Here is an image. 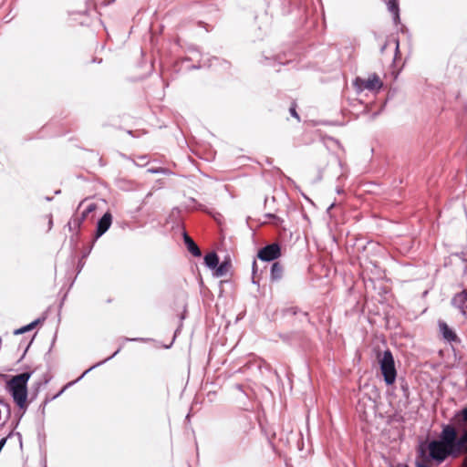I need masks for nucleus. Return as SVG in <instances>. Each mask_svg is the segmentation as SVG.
<instances>
[{"label":"nucleus","mask_w":467,"mask_h":467,"mask_svg":"<svg viewBox=\"0 0 467 467\" xmlns=\"http://www.w3.org/2000/svg\"><path fill=\"white\" fill-rule=\"evenodd\" d=\"M467 449V406L455 411L451 423H443L438 439L420 441V454L427 460L443 462L458 458Z\"/></svg>","instance_id":"nucleus-1"},{"label":"nucleus","mask_w":467,"mask_h":467,"mask_svg":"<svg viewBox=\"0 0 467 467\" xmlns=\"http://www.w3.org/2000/svg\"><path fill=\"white\" fill-rule=\"evenodd\" d=\"M32 374L33 371H25L16 374L5 383V389L13 398L14 402L24 411L27 408V383Z\"/></svg>","instance_id":"nucleus-2"},{"label":"nucleus","mask_w":467,"mask_h":467,"mask_svg":"<svg viewBox=\"0 0 467 467\" xmlns=\"http://www.w3.org/2000/svg\"><path fill=\"white\" fill-rule=\"evenodd\" d=\"M120 340H121V343H120L119 347L118 348V349L111 356H109V358H105V359H103V360L94 364L89 368L85 370L82 373V375L76 380V382L80 380L81 379H83L92 369H94V368L103 365L104 363L108 362L109 360L113 358L115 356H117L120 352V350H121V348H122V347H123L125 342H129V341H144L145 339L142 338V337H133V338H130V337H121ZM74 383H75V381H70V382L67 383L57 394H55V395H53L51 397L47 396L45 398L44 401H43L44 402V406H47L50 401L57 399L69 386L73 385Z\"/></svg>","instance_id":"nucleus-3"},{"label":"nucleus","mask_w":467,"mask_h":467,"mask_svg":"<svg viewBox=\"0 0 467 467\" xmlns=\"http://www.w3.org/2000/svg\"><path fill=\"white\" fill-rule=\"evenodd\" d=\"M379 363L385 383L392 385L397 378V370L393 355L389 349H386L382 356L379 355Z\"/></svg>","instance_id":"nucleus-4"},{"label":"nucleus","mask_w":467,"mask_h":467,"mask_svg":"<svg viewBox=\"0 0 467 467\" xmlns=\"http://www.w3.org/2000/svg\"><path fill=\"white\" fill-rule=\"evenodd\" d=\"M353 85L357 91L359 93L364 89H368L369 91H378L382 88L383 83L379 77L374 73L369 76L368 79L357 77L353 82Z\"/></svg>","instance_id":"nucleus-5"},{"label":"nucleus","mask_w":467,"mask_h":467,"mask_svg":"<svg viewBox=\"0 0 467 467\" xmlns=\"http://www.w3.org/2000/svg\"><path fill=\"white\" fill-rule=\"evenodd\" d=\"M281 245L278 242L268 244L257 252V258L263 262H272L281 256Z\"/></svg>","instance_id":"nucleus-6"},{"label":"nucleus","mask_w":467,"mask_h":467,"mask_svg":"<svg viewBox=\"0 0 467 467\" xmlns=\"http://www.w3.org/2000/svg\"><path fill=\"white\" fill-rule=\"evenodd\" d=\"M97 209L96 203H89L82 213L78 215L75 214L72 216V218L68 221L67 226L68 227L69 231H73V229L77 228L79 229L84 221L87 219L88 214L92 212H94Z\"/></svg>","instance_id":"nucleus-7"},{"label":"nucleus","mask_w":467,"mask_h":467,"mask_svg":"<svg viewBox=\"0 0 467 467\" xmlns=\"http://www.w3.org/2000/svg\"><path fill=\"white\" fill-rule=\"evenodd\" d=\"M112 214L110 212H106L102 217L99 219L96 225L95 234L93 238V243H95L99 238H100L111 226L112 223Z\"/></svg>","instance_id":"nucleus-8"},{"label":"nucleus","mask_w":467,"mask_h":467,"mask_svg":"<svg viewBox=\"0 0 467 467\" xmlns=\"http://www.w3.org/2000/svg\"><path fill=\"white\" fill-rule=\"evenodd\" d=\"M451 305L465 316L467 313V291L463 290L456 294L451 299Z\"/></svg>","instance_id":"nucleus-9"},{"label":"nucleus","mask_w":467,"mask_h":467,"mask_svg":"<svg viewBox=\"0 0 467 467\" xmlns=\"http://www.w3.org/2000/svg\"><path fill=\"white\" fill-rule=\"evenodd\" d=\"M182 238L184 244L187 250L195 257H200L202 255L201 249L197 245V244L192 239V237L187 234L186 231L182 233Z\"/></svg>","instance_id":"nucleus-10"},{"label":"nucleus","mask_w":467,"mask_h":467,"mask_svg":"<svg viewBox=\"0 0 467 467\" xmlns=\"http://www.w3.org/2000/svg\"><path fill=\"white\" fill-rule=\"evenodd\" d=\"M439 327L443 338L446 341L450 343L459 341L456 333L444 321H439Z\"/></svg>","instance_id":"nucleus-11"},{"label":"nucleus","mask_w":467,"mask_h":467,"mask_svg":"<svg viewBox=\"0 0 467 467\" xmlns=\"http://www.w3.org/2000/svg\"><path fill=\"white\" fill-rule=\"evenodd\" d=\"M284 266L280 262H274L270 269V279L272 282L280 281L283 277Z\"/></svg>","instance_id":"nucleus-12"},{"label":"nucleus","mask_w":467,"mask_h":467,"mask_svg":"<svg viewBox=\"0 0 467 467\" xmlns=\"http://www.w3.org/2000/svg\"><path fill=\"white\" fill-rule=\"evenodd\" d=\"M283 317H294L297 314H301V316L310 323L309 314L307 312H303L301 309L297 306H287L281 310Z\"/></svg>","instance_id":"nucleus-13"},{"label":"nucleus","mask_w":467,"mask_h":467,"mask_svg":"<svg viewBox=\"0 0 467 467\" xmlns=\"http://www.w3.org/2000/svg\"><path fill=\"white\" fill-rule=\"evenodd\" d=\"M388 6V10L392 14L393 22L398 25L400 23V6L398 0H388L386 3Z\"/></svg>","instance_id":"nucleus-14"},{"label":"nucleus","mask_w":467,"mask_h":467,"mask_svg":"<svg viewBox=\"0 0 467 467\" xmlns=\"http://www.w3.org/2000/svg\"><path fill=\"white\" fill-rule=\"evenodd\" d=\"M236 423L238 426L243 428V432L247 434L252 429H254V423L249 416H243L237 419Z\"/></svg>","instance_id":"nucleus-15"},{"label":"nucleus","mask_w":467,"mask_h":467,"mask_svg":"<svg viewBox=\"0 0 467 467\" xmlns=\"http://www.w3.org/2000/svg\"><path fill=\"white\" fill-rule=\"evenodd\" d=\"M231 264L228 260H223V262H219L216 267L213 269V276L215 277H222L226 275L228 272V269L230 267Z\"/></svg>","instance_id":"nucleus-16"},{"label":"nucleus","mask_w":467,"mask_h":467,"mask_svg":"<svg viewBox=\"0 0 467 467\" xmlns=\"http://www.w3.org/2000/svg\"><path fill=\"white\" fill-rule=\"evenodd\" d=\"M218 264H219V256L216 254V252L212 251V252L208 253L207 254H205L204 265H206V267L213 270L214 267L217 266Z\"/></svg>","instance_id":"nucleus-17"},{"label":"nucleus","mask_w":467,"mask_h":467,"mask_svg":"<svg viewBox=\"0 0 467 467\" xmlns=\"http://www.w3.org/2000/svg\"><path fill=\"white\" fill-rule=\"evenodd\" d=\"M44 320H45V317L36 318L34 321H32L31 323H29L28 325H26L18 329H16L14 334L20 335V334L28 332V331L34 329L38 324L44 322Z\"/></svg>","instance_id":"nucleus-18"},{"label":"nucleus","mask_w":467,"mask_h":467,"mask_svg":"<svg viewBox=\"0 0 467 467\" xmlns=\"http://www.w3.org/2000/svg\"><path fill=\"white\" fill-rule=\"evenodd\" d=\"M91 12H96L95 2L93 0H87L86 7L84 10H79L78 12H71L70 15L79 14V15L88 16Z\"/></svg>","instance_id":"nucleus-19"},{"label":"nucleus","mask_w":467,"mask_h":467,"mask_svg":"<svg viewBox=\"0 0 467 467\" xmlns=\"http://www.w3.org/2000/svg\"><path fill=\"white\" fill-rule=\"evenodd\" d=\"M265 217L269 219V223L274 226L278 228H284V220L281 217L277 216L276 214L268 213L265 214Z\"/></svg>","instance_id":"nucleus-20"},{"label":"nucleus","mask_w":467,"mask_h":467,"mask_svg":"<svg viewBox=\"0 0 467 467\" xmlns=\"http://www.w3.org/2000/svg\"><path fill=\"white\" fill-rule=\"evenodd\" d=\"M278 337L284 342L287 344H292L294 337H296V333L294 331L288 333H279Z\"/></svg>","instance_id":"nucleus-21"},{"label":"nucleus","mask_w":467,"mask_h":467,"mask_svg":"<svg viewBox=\"0 0 467 467\" xmlns=\"http://www.w3.org/2000/svg\"><path fill=\"white\" fill-rule=\"evenodd\" d=\"M215 62H218L220 63V65L222 66V67L226 70V69H229L230 68V63L226 60H221L219 57H213L212 59H210V64L208 65L209 67L214 65Z\"/></svg>","instance_id":"nucleus-22"},{"label":"nucleus","mask_w":467,"mask_h":467,"mask_svg":"<svg viewBox=\"0 0 467 467\" xmlns=\"http://www.w3.org/2000/svg\"><path fill=\"white\" fill-rule=\"evenodd\" d=\"M188 50H189V52H190L191 54H192V57H186V58H185V60H186V61L193 60V59H194V58H196L197 57H200V56H201V54H200V52H199L198 48H197V47H189V49H188Z\"/></svg>","instance_id":"nucleus-23"},{"label":"nucleus","mask_w":467,"mask_h":467,"mask_svg":"<svg viewBox=\"0 0 467 467\" xmlns=\"http://www.w3.org/2000/svg\"><path fill=\"white\" fill-rule=\"evenodd\" d=\"M418 454H419V457L421 459V461H419V460L416 461V467H431L430 464L425 462V461H428V460L424 459L420 454V445L418 446ZM432 461L435 462L434 460H432Z\"/></svg>","instance_id":"nucleus-24"},{"label":"nucleus","mask_w":467,"mask_h":467,"mask_svg":"<svg viewBox=\"0 0 467 467\" xmlns=\"http://www.w3.org/2000/svg\"><path fill=\"white\" fill-rule=\"evenodd\" d=\"M150 173H162L167 174L169 171L166 168L158 167V168H150L147 171Z\"/></svg>","instance_id":"nucleus-25"},{"label":"nucleus","mask_w":467,"mask_h":467,"mask_svg":"<svg viewBox=\"0 0 467 467\" xmlns=\"http://www.w3.org/2000/svg\"><path fill=\"white\" fill-rule=\"evenodd\" d=\"M0 404L5 407V413H6V419H8L10 417V415H11L10 405L7 402H5V401H4L2 400H0Z\"/></svg>","instance_id":"nucleus-26"},{"label":"nucleus","mask_w":467,"mask_h":467,"mask_svg":"<svg viewBox=\"0 0 467 467\" xmlns=\"http://www.w3.org/2000/svg\"><path fill=\"white\" fill-rule=\"evenodd\" d=\"M252 272H253V278H252V281H253V283H254V284H255V285H256V284H257V282H256V281H255V279H254V275H255V274H256V272H257V265H256V261H255V260H254V262H253V265H252Z\"/></svg>","instance_id":"nucleus-27"},{"label":"nucleus","mask_w":467,"mask_h":467,"mask_svg":"<svg viewBox=\"0 0 467 467\" xmlns=\"http://www.w3.org/2000/svg\"><path fill=\"white\" fill-rule=\"evenodd\" d=\"M95 243H91L90 246H88L83 253H82V259H85L86 257H88L92 250V247L94 245Z\"/></svg>","instance_id":"nucleus-28"},{"label":"nucleus","mask_w":467,"mask_h":467,"mask_svg":"<svg viewBox=\"0 0 467 467\" xmlns=\"http://www.w3.org/2000/svg\"><path fill=\"white\" fill-rule=\"evenodd\" d=\"M289 111H290V114H291L293 117H295V118H296L297 119H299V116H298V114H297V112H296V108H295V107H291V108L289 109Z\"/></svg>","instance_id":"nucleus-29"},{"label":"nucleus","mask_w":467,"mask_h":467,"mask_svg":"<svg viewBox=\"0 0 467 467\" xmlns=\"http://www.w3.org/2000/svg\"><path fill=\"white\" fill-rule=\"evenodd\" d=\"M48 381H49V379H46V380L43 382V384H47V383H48ZM41 385H42V382H37V383H36V394H35V396H36V394H37V392H38V389H39V388L41 387Z\"/></svg>","instance_id":"nucleus-30"},{"label":"nucleus","mask_w":467,"mask_h":467,"mask_svg":"<svg viewBox=\"0 0 467 467\" xmlns=\"http://www.w3.org/2000/svg\"><path fill=\"white\" fill-rule=\"evenodd\" d=\"M204 66H205V64H200V63H199V64H196V65H192V66H191L189 68H190V69H199V68H201V67H204Z\"/></svg>","instance_id":"nucleus-31"},{"label":"nucleus","mask_w":467,"mask_h":467,"mask_svg":"<svg viewBox=\"0 0 467 467\" xmlns=\"http://www.w3.org/2000/svg\"><path fill=\"white\" fill-rule=\"evenodd\" d=\"M183 319H184V316H183V315H182V316H181V324H180V326L178 327V328L175 330L174 337H176L177 333L180 331V329H181V327H182V320H183Z\"/></svg>","instance_id":"nucleus-32"},{"label":"nucleus","mask_w":467,"mask_h":467,"mask_svg":"<svg viewBox=\"0 0 467 467\" xmlns=\"http://www.w3.org/2000/svg\"><path fill=\"white\" fill-rule=\"evenodd\" d=\"M32 341H33V338H32V339L27 343V345H26V348H25V350H24V353H23V355H22V357H21V358H20V359H22V358L25 357V355H26V353L27 352V350H28V348H29V347H30V345H31Z\"/></svg>","instance_id":"nucleus-33"},{"label":"nucleus","mask_w":467,"mask_h":467,"mask_svg":"<svg viewBox=\"0 0 467 467\" xmlns=\"http://www.w3.org/2000/svg\"><path fill=\"white\" fill-rule=\"evenodd\" d=\"M84 266V262H83V259L81 258L79 261H78V273L81 271L82 267Z\"/></svg>","instance_id":"nucleus-34"},{"label":"nucleus","mask_w":467,"mask_h":467,"mask_svg":"<svg viewBox=\"0 0 467 467\" xmlns=\"http://www.w3.org/2000/svg\"><path fill=\"white\" fill-rule=\"evenodd\" d=\"M234 388H235L236 389H238L239 391H241V392H244V387H243V385H242V384H235V385H234Z\"/></svg>","instance_id":"nucleus-35"},{"label":"nucleus","mask_w":467,"mask_h":467,"mask_svg":"<svg viewBox=\"0 0 467 467\" xmlns=\"http://www.w3.org/2000/svg\"><path fill=\"white\" fill-rule=\"evenodd\" d=\"M39 410H40L41 414L44 416L45 410H46V406H44V402H42V404L39 406Z\"/></svg>","instance_id":"nucleus-36"},{"label":"nucleus","mask_w":467,"mask_h":467,"mask_svg":"<svg viewBox=\"0 0 467 467\" xmlns=\"http://www.w3.org/2000/svg\"><path fill=\"white\" fill-rule=\"evenodd\" d=\"M336 192H337V194H341V193L344 192V189L342 187H340V186H337Z\"/></svg>","instance_id":"nucleus-37"},{"label":"nucleus","mask_w":467,"mask_h":467,"mask_svg":"<svg viewBox=\"0 0 467 467\" xmlns=\"http://www.w3.org/2000/svg\"><path fill=\"white\" fill-rule=\"evenodd\" d=\"M402 389L408 394L409 389H408L407 385L406 386L402 385Z\"/></svg>","instance_id":"nucleus-38"},{"label":"nucleus","mask_w":467,"mask_h":467,"mask_svg":"<svg viewBox=\"0 0 467 467\" xmlns=\"http://www.w3.org/2000/svg\"><path fill=\"white\" fill-rule=\"evenodd\" d=\"M16 435L18 436L20 444H22V436H21V434L19 432H17Z\"/></svg>","instance_id":"nucleus-39"},{"label":"nucleus","mask_w":467,"mask_h":467,"mask_svg":"<svg viewBox=\"0 0 467 467\" xmlns=\"http://www.w3.org/2000/svg\"><path fill=\"white\" fill-rule=\"evenodd\" d=\"M401 31L402 32H405V31L408 32V28L406 26H401Z\"/></svg>","instance_id":"nucleus-40"},{"label":"nucleus","mask_w":467,"mask_h":467,"mask_svg":"<svg viewBox=\"0 0 467 467\" xmlns=\"http://www.w3.org/2000/svg\"><path fill=\"white\" fill-rule=\"evenodd\" d=\"M80 24H81L82 26H83V25H87V26L88 25V23L87 21H85V20L80 21Z\"/></svg>","instance_id":"nucleus-41"},{"label":"nucleus","mask_w":467,"mask_h":467,"mask_svg":"<svg viewBox=\"0 0 467 467\" xmlns=\"http://www.w3.org/2000/svg\"><path fill=\"white\" fill-rule=\"evenodd\" d=\"M386 47H387V44H385V45H383V46H382V47H381V49H380L381 53L385 50Z\"/></svg>","instance_id":"nucleus-42"},{"label":"nucleus","mask_w":467,"mask_h":467,"mask_svg":"<svg viewBox=\"0 0 467 467\" xmlns=\"http://www.w3.org/2000/svg\"><path fill=\"white\" fill-rule=\"evenodd\" d=\"M396 51H399V40H396Z\"/></svg>","instance_id":"nucleus-43"},{"label":"nucleus","mask_w":467,"mask_h":467,"mask_svg":"<svg viewBox=\"0 0 467 467\" xmlns=\"http://www.w3.org/2000/svg\"><path fill=\"white\" fill-rule=\"evenodd\" d=\"M335 206L334 203H332L328 208H327V212H329L331 209H333V207Z\"/></svg>","instance_id":"nucleus-44"},{"label":"nucleus","mask_w":467,"mask_h":467,"mask_svg":"<svg viewBox=\"0 0 467 467\" xmlns=\"http://www.w3.org/2000/svg\"><path fill=\"white\" fill-rule=\"evenodd\" d=\"M82 204H83V202H79V204H78V208H77V211H78V210H79V208L82 206Z\"/></svg>","instance_id":"nucleus-45"},{"label":"nucleus","mask_w":467,"mask_h":467,"mask_svg":"<svg viewBox=\"0 0 467 467\" xmlns=\"http://www.w3.org/2000/svg\"><path fill=\"white\" fill-rule=\"evenodd\" d=\"M397 467H409V466H408V465H406V464H398V466H397Z\"/></svg>","instance_id":"nucleus-46"},{"label":"nucleus","mask_w":467,"mask_h":467,"mask_svg":"<svg viewBox=\"0 0 467 467\" xmlns=\"http://www.w3.org/2000/svg\"><path fill=\"white\" fill-rule=\"evenodd\" d=\"M46 200H47V202H50V201H52V197H48V196H47V197H46Z\"/></svg>","instance_id":"nucleus-47"},{"label":"nucleus","mask_w":467,"mask_h":467,"mask_svg":"<svg viewBox=\"0 0 467 467\" xmlns=\"http://www.w3.org/2000/svg\"><path fill=\"white\" fill-rule=\"evenodd\" d=\"M145 158H146L145 156L140 157V161H143V160H144Z\"/></svg>","instance_id":"nucleus-48"},{"label":"nucleus","mask_w":467,"mask_h":467,"mask_svg":"<svg viewBox=\"0 0 467 467\" xmlns=\"http://www.w3.org/2000/svg\"><path fill=\"white\" fill-rule=\"evenodd\" d=\"M145 158H146L145 156L140 157V161H143V160H144Z\"/></svg>","instance_id":"nucleus-49"},{"label":"nucleus","mask_w":467,"mask_h":467,"mask_svg":"<svg viewBox=\"0 0 467 467\" xmlns=\"http://www.w3.org/2000/svg\"><path fill=\"white\" fill-rule=\"evenodd\" d=\"M186 420H190V414H188V415L186 416Z\"/></svg>","instance_id":"nucleus-50"},{"label":"nucleus","mask_w":467,"mask_h":467,"mask_svg":"<svg viewBox=\"0 0 467 467\" xmlns=\"http://www.w3.org/2000/svg\"><path fill=\"white\" fill-rule=\"evenodd\" d=\"M114 1H115V0H111V1H110V2H109V3H105V5H107L110 4L111 2H114Z\"/></svg>","instance_id":"nucleus-51"},{"label":"nucleus","mask_w":467,"mask_h":467,"mask_svg":"<svg viewBox=\"0 0 467 467\" xmlns=\"http://www.w3.org/2000/svg\"><path fill=\"white\" fill-rule=\"evenodd\" d=\"M337 163L338 166H341V162L339 161H337Z\"/></svg>","instance_id":"nucleus-52"},{"label":"nucleus","mask_w":467,"mask_h":467,"mask_svg":"<svg viewBox=\"0 0 467 467\" xmlns=\"http://www.w3.org/2000/svg\"><path fill=\"white\" fill-rule=\"evenodd\" d=\"M55 193H56V194L60 193V190L56 191V192H55Z\"/></svg>","instance_id":"nucleus-53"},{"label":"nucleus","mask_w":467,"mask_h":467,"mask_svg":"<svg viewBox=\"0 0 467 467\" xmlns=\"http://www.w3.org/2000/svg\"><path fill=\"white\" fill-rule=\"evenodd\" d=\"M462 467H467V464H465V461L463 462Z\"/></svg>","instance_id":"nucleus-54"},{"label":"nucleus","mask_w":467,"mask_h":467,"mask_svg":"<svg viewBox=\"0 0 467 467\" xmlns=\"http://www.w3.org/2000/svg\"><path fill=\"white\" fill-rule=\"evenodd\" d=\"M342 176H343L342 174H341V175H339V176L337 177V180L339 181V180L341 179V177H342Z\"/></svg>","instance_id":"nucleus-55"},{"label":"nucleus","mask_w":467,"mask_h":467,"mask_svg":"<svg viewBox=\"0 0 467 467\" xmlns=\"http://www.w3.org/2000/svg\"><path fill=\"white\" fill-rule=\"evenodd\" d=\"M464 461H465V464H467V458Z\"/></svg>","instance_id":"nucleus-56"}]
</instances>
